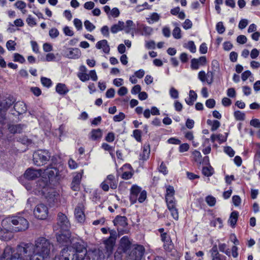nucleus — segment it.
<instances>
[{"mask_svg":"<svg viewBox=\"0 0 260 260\" xmlns=\"http://www.w3.org/2000/svg\"><path fill=\"white\" fill-rule=\"evenodd\" d=\"M19 180L27 190L44 197L50 207H58L60 204L61 197L59 191L50 186V181L52 182L54 180Z\"/></svg>","mask_w":260,"mask_h":260,"instance_id":"nucleus-1","label":"nucleus"},{"mask_svg":"<svg viewBox=\"0 0 260 260\" xmlns=\"http://www.w3.org/2000/svg\"><path fill=\"white\" fill-rule=\"evenodd\" d=\"M31 256L30 260H46L50 254L51 244L50 241L44 237H40L35 241V244L25 245Z\"/></svg>","mask_w":260,"mask_h":260,"instance_id":"nucleus-2","label":"nucleus"},{"mask_svg":"<svg viewBox=\"0 0 260 260\" xmlns=\"http://www.w3.org/2000/svg\"><path fill=\"white\" fill-rule=\"evenodd\" d=\"M86 252L84 242L77 240L72 243L71 247H66L62 249L59 254L56 256L54 260H81Z\"/></svg>","mask_w":260,"mask_h":260,"instance_id":"nucleus-3","label":"nucleus"},{"mask_svg":"<svg viewBox=\"0 0 260 260\" xmlns=\"http://www.w3.org/2000/svg\"><path fill=\"white\" fill-rule=\"evenodd\" d=\"M2 225L7 231L12 230L18 232L27 230L29 226L28 221L24 217L19 216L8 217L2 220Z\"/></svg>","mask_w":260,"mask_h":260,"instance_id":"nucleus-4","label":"nucleus"},{"mask_svg":"<svg viewBox=\"0 0 260 260\" xmlns=\"http://www.w3.org/2000/svg\"><path fill=\"white\" fill-rule=\"evenodd\" d=\"M30 257L25 245L24 247L18 246L14 251L11 247H7L0 260H30Z\"/></svg>","mask_w":260,"mask_h":260,"instance_id":"nucleus-5","label":"nucleus"},{"mask_svg":"<svg viewBox=\"0 0 260 260\" xmlns=\"http://www.w3.org/2000/svg\"><path fill=\"white\" fill-rule=\"evenodd\" d=\"M107 250L104 248L101 249L88 250L86 252L81 260H106L111 254V249L113 242L112 240H108L106 243Z\"/></svg>","mask_w":260,"mask_h":260,"instance_id":"nucleus-6","label":"nucleus"},{"mask_svg":"<svg viewBox=\"0 0 260 260\" xmlns=\"http://www.w3.org/2000/svg\"><path fill=\"white\" fill-rule=\"evenodd\" d=\"M146 199V191H141V188L133 185L131 188L129 201L132 204H134L138 201L139 203H143Z\"/></svg>","mask_w":260,"mask_h":260,"instance_id":"nucleus-7","label":"nucleus"},{"mask_svg":"<svg viewBox=\"0 0 260 260\" xmlns=\"http://www.w3.org/2000/svg\"><path fill=\"white\" fill-rule=\"evenodd\" d=\"M50 153L47 150L40 149L36 151L33 154V161L35 165L42 166L49 160Z\"/></svg>","mask_w":260,"mask_h":260,"instance_id":"nucleus-8","label":"nucleus"},{"mask_svg":"<svg viewBox=\"0 0 260 260\" xmlns=\"http://www.w3.org/2000/svg\"><path fill=\"white\" fill-rule=\"evenodd\" d=\"M144 247L140 245H136L127 253L126 260H141L144 254Z\"/></svg>","mask_w":260,"mask_h":260,"instance_id":"nucleus-9","label":"nucleus"},{"mask_svg":"<svg viewBox=\"0 0 260 260\" xmlns=\"http://www.w3.org/2000/svg\"><path fill=\"white\" fill-rule=\"evenodd\" d=\"M34 214L36 218L44 220L47 218L48 215V209L44 204H38L34 210Z\"/></svg>","mask_w":260,"mask_h":260,"instance_id":"nucleus-10","label":"nucleus"},{"mask_svg":"<svg viewBox=\"0 0 260 260\" xmlns=\"http://www.w3.org/2000/svg\"><path fill=\"white\" fill-rule=\"evenodd\" d=\"M166 202L169 210L171 212V215L174 219L178 220L179 215L178 210L176 208V201L174 198H167Z\"/></svg>","mask_w":260,"mask_h":260,"instance_id":"nucleus-11","label":"nucleus"},{"mask_svg":"<svg viewBox=\"0 0 260 260\" xmlns=\"http://www.w3.org/2000/svg\"><path fill=\"white\" fill-rule=\"evenodd\" d=\"M57 224L61 230L67 231L70 226V223L67 216L62 213L59 212L57 216Z\"/></svg>","mask_w":260,"mask_h":260,"instance_id":"nucleus-12","label":"nucleus"},{"mask_svg":"<svg viewBox=\"0 0 260 260\" xmlns=\"http://www.w3.org/2000/svg\"><path fill=\"white\" fill-rule=\"evenodd\" d=\"M132 243L127 236H123L120 241L119 246L118 249L122 252L127 253L128 250L130 249Z\"/></svg>","mask_w":260,"mask_h":260,"instance_id":"nucleus-13","label":"nucleus"},{"mask_svg":"<svg viewBox=\"0 0 260 260\" xmlns=\"http://www.w3.org/2000/svg\"><path fill=\"white\" fill-rule=\"evenodd\" d=\"M207 63V58L205 56L200 57L199 58H193L191 60L190 68L193 70L199 69L200 66H204Z\"/></svg>","mask_w":260,"mask_h":260,"instance_id":"nucleus-14","label":"nucleus"},{"mask_svg":"<svg viewBox=\"0 0 260 260\" xmlns=\"http://www.w3.org/2000/svg\"><path fill=\"white\" fill-rule=\"evenodd\" d=\"M41 174V170L29 168L25 171L23 176L25 179H36L39 178Z\"/></svg>","mask_w":260,"mask_h":260,"instance_id":"nucleus-15","label":"nucleus"},{"mask_svg":"<svg viewBox=\"0 0 260 260\" xmlns=\"http://www.w3.org/2000/svg\"><path fill=\"white\" fill-rule=\"evenodd\" d=\"M70 237L69 234L67 235L64 234H61L57 236L56 239L58 243L61 245L67 246L69 243H71L72 245L73 242H76L78 239H72V241L70 239Z\"/></svg>","mask_w":260,"mask_h":260,"instance_id":"nucleus-16","label":"nucleus"},{"mask_svg":"<svg viewBox=\"0 0 260 260\" xmlns=\"http://www.w3.org/2000/svg\"><path fill=\"white\" fill-rule=\"evenodd\" d=\"M113 223L117 228V231L119 232L121 229L125 228L127 225V218L124 216H117L113 220Z\"/></svg>","mask_w":260,"mask_h":260,"instance_id":"nucleus-17","label":"nucleus"},{"mask_svg":"<svg viewBox=\"0 0 260 260\" xmlns=\"http://www.w3.org/2000/svg\"><path fill=\"white\" fill-rule=\"evenodd\" d=\"M122 179H131L134 174V170L129 164H125L121 168Z\"/></svg>","mask_w":260,"mask_h":260,"instance_id":"nucleus-18","label":"nucleus"},{"mask_svg":"<svg viewBox=\"0 0 260 260\" xmlns=\"http://www.w3.org/2000/svg\"><path fill=\"white\" fill-rule=\"evenodd\" d=\"M15 102L12 96H9L0 102V111H6Z\"/></svg>","mask_w":260,"mask_h":260,"instance_id":"nucleus-19","label":"nucleus"},{"mask_svg":"<svg viewBox=\"0 0 260 260\" xmlns=\"http://www.w3.org/2000/svg\"><path fill=\"white\" fill-rule=\"evenodd\" d=\"M2 228H0V239L4 241H8L13 237L12 230L7 231L8 228H6L2 225Z\"/></svg>","mask_w":260,"mask_h":260,"instance_id":"nucleus-20","label":"nucleus"},{"mask_svg":"<svg viewBox=\"0 0 260 260\" xmlns=\"http://www.w3.org/2000/svg\"><path fill=\"white\" fill-rule=\"evenodd\" d=\"M74 214L75 218L78 222H84L85 219V216L81 205L78 206L76 207Z\"/></svg>","mask_w":260,"mask_h":260,"instance_id":"nucleus-21","label":"nucleus"},{"mask_svg":"<svg viewBox=\"0 0 260 260\" xmlns=\"http://www.w3.org/2000/svg\"><path fill=\"white\" fill-rule=\"evenodd\" d=\"M25 125L23 124H11L8 125V129L9 132L13 134H20L22 132L23 128Z\"/></svg>","mask_w":260,"mask_h":260,"instance_id":"nucleus-22","label":"nucleus"},{"mask_svg":"<svg viewBox=\"0 0 260 260\" xmlns=\"http://www.w3.org/2000/svg\"><path fill=\"white\" fill-rule=\"evenodd\" d=\"M81 53L78 48H69L66 52V57L69 58L76 59L81 56Z\"/></svg>","mask_w":260,"mask_h":260,"instance_id":"nucleus-23","label":"nucleus"},{"mask_svg":"<svg viewBox=\"0 0 260 260\" xmlns=\"http://www.w3.org/2000/svg\"><path fill=\"white\" fill-rule=\"evenodd\" d=\"M170 242V243L165 242V243H164V248L167 254L171 256H175L177 251L174 248V246L172 240Z\"/></svg>","mask_w":260,"mask_h":260,"instance_id":"nucleus-24","label":"nucleus"},{"mask_svg":"<svg viewBox=\"0 0 260 260\" xmlns=\"http://www.w3.org/2000/svg\"><path fill=\"white\" fill-rule=\"evenodd\" d=\"M95 47L98 49H102L103 51L106 54L109 53L110 48L106 40H102L98 42Z\"/></svg>","mask_w":260,"mask_h":260,"instance_id":"nucleus-25","label":"nucleus"},{"mask_svg":"<svg viewBox=\"0 0 260 260\" xmlns=\"http://www.w3.org/2000/svg\"><path fill=\"white\" fill-rule=\"evenodd\" d=\"M44 174L48 177V179H53L58 176L59 171L56 168H47L44 171Z\"/></svg>","mask_w":260,"mask_h":260,"instance_id":"nucleus-26","label":"nucleus"},{"mask_svg":"<svg viewBox=\"0 0 260 260\" xmlns=\"http://www.w3.org/2000/svg\"><path fill=\"white\" fill-rule=\"evenodd\" d=\"M14 109L18 114L25 113L27 108L25 104L22 102H17L14 105Z\"/></svg>","mask_w":260,"mask_h":260,"instance_id":"nucleus-27","label":"nucleus"},{"mask_svg":"<svg viewBox=\"0 0 260 260\" xmlns=\"http://www.w3.org/2000/svg\"><path fill=\"white\" fill-rule=\"evenodd\" d=\"M55 90L59 94L62 95H66L69 91V89L66 85L61 83L57 84Z\"/></svg>","mask_w":260,"mask_h":260,"instance_id":"nucleus-28","label":"nucleus"},{"mask_svg":"<svg viewBox=\"0 0 260 260\" xmlns=\"http://www.w3.org/2000/svg\"><path fill=\"white\" fill-rule=\"evenodd\" d=\"M110 237H109V238H108L107 239H106V240L104 241V248L107 250V245H106V242L108 241V240H112V241L113 242V244H112V249H111V253H112L113 252V247L115 245V240H116V231H113V230H111L110 231Z\"/></svg>","mask_w":260,"mask_h":260,"instance_id":"nucleus-29","label":"nucleus"},{"mask_svg":"<svg viewBox=\"0 0 260 260\" xmlns=\"http://www.w3.org/2000/svg\"><path fill=\"white\" fill-rule=\"evenodd\" d=\"M238 215L239 213L238 211H234L231 213L229 219V222L232 227H234L236 225L238 220Z\"/></svg>","mask_w":260,"mask_h":260,"instance_id":"nucleus-30","label":"nucleus"},{"mask_svg":"<svg viewBox=\"0 0 260 260\" xmlns=\"http://www.w3.org/2000/svg\"><path fill=\"white\" fill-rule=\"evenodd\" d=\"M124 22L119 21L118 23L113 25L111 27V31L113 34H116L118 31L123 29Z\"/></svg>","mask_w":260,"mask_h":260,"instance_id":"nucleus-31","label":"nucleus"},{"mask_svg":"<svg viewBox=\"0 0 260 260\" xmlns=\"http://www.w3.org/2000/svg\"><path fill=\"white\" fill-rule=\"evenodd\" d=\"M90 138L92 140L100 139L102 136V130L100 128L92 129L90 133Z\"/></svg>","mask_w":260,"mask_h":260,"instance_id":"nucleus-32","label":"nucleus"},{"mask_svg":"<svg viewBox=\"0 0 260 260\" xmlns=\"http://www.w3.org/2000/svg\"><path fill=\"white\" fill-rule=\"evenodd\" d=\"M207 123L208 125L211 126V130L212 132L217 130L220 126V122L217 120H214L212 121L210 119H208L207 120Z\"/></svg>","mask_w":260,"mask_h":260,"instance_id":"nucleus-33","label":"nucleus"},{"mask_svg":"<svg viewBox=\"0 0 260 260\" xmlns=\"http://www.w3.org/2000/svg\"><path fill=\"white\" fill-rule=\"evenodd\" d=\"M166 193L165 194V199L174 198L175 190L174 187L171 185H166Z\"/></svg>","mask_w":260,"mask_h":260,"instance_id":"nucleus-34","label":"nucleus"},{"mask_svg":"<svg viewBox=\"0 0 260 260\" xmlns=\"http://www.w3.org/2000/svg\"><path fill=\"white\" fill-rule=\"evenodd\" d=\"M214 173L213 168L210 166L208 165L207 167H204L202 169L203 174L206 177L211 176Z\"/></svg>","mask_w":260,"mask_h":260,"instance_id":"nucleus-35","label":"nucleus"},{"mask_svg":"<svg viewBox=\"0 0 260 260\" xmlns=\"http://www.w3.org/2000/svg\"><path fill=\"white\" fill-rule=\"evenodd\" d=\"M160 19V15L157 13L153 12L147 18V22L149 23H153L157 22Z\"/></svg>","mask_w":260,"mask_h":260,"instance_id":"nucleus-36","label":"nucleus"},{"mask_svg":"<svg viewBox=\"0 0 260 260\" xmlns=\"http://www.w3.org/2000/svg\"><path fill=\"white\" fill-rule=\"evenodd\" d=\"M135 24L132 20H128L126 21L125 26L124 25V30L126 32L128 33L131 30L135 29Z\"/></svg>","mask_w":260,"mask_h":260,"instance_id":"nucleus-37","label":"nucleus"},{"mask_svg":"<svg viewBox=\"0 0 260 260\" xmlns=\"http://www.w3.org/2000/svg\"><path fill=\"white\" fill-rule=\"evenodd\" d=\"M218 248L220 252L224 253L228 256H230L231 252L230 249L227 248V245L225 243H219Z\"/></svg>","mask_w":260,"mask_h":260,"instance_id":"nucleus-38","label":"nucleus"},{"mask_svg":"<svg viewBox=\"0 0 260 260\" xmlns=\"http://www.w3.org/2000/svg\"><path fill=\"white\" fill-rule=\"evenodd\" d=\"M150 114L152 115H159V110L157 107L153 106L151 107L150 110L147 109V119L150 117Z\"/></svg>","mask_w":260,"mask_h":260,"instance_id":"nucleus-39","label":"nucleus"},{"mask_svg":"<svg viewBox=\"0 0 260 260\" xmlns=\"http://www.w3.org/2000/svg\"><path fill=\"white\" fill-rule=\"evenodd\" d=\"M234 115L235 119L237 120L243 121L245 118V113L239 110L235 111Z\"/></svg>","mask_w":260,"mask_h":260,"instance_id":"nucleus-40","label":"nucleus"},{"mask_svg":"<svg viewBox=\"0 0 260 260\" xmlns=\"http://www.w3.org/2000/svg\"><path fill=\"white\" fill-rule=\"evenodd\" d=\"M205 201L210 207L214 206L216 202V199L212 196H208L205 198Z\"/></svg>","mask_w":260,"mask_h":260,"instance_id":"nucleus-41","label":"nucleus"},{"mask_svg":"<svg viewBox=\"0 0 260 260\" xmlns=\"http://www.w3.org/2000/svg\"><path fill=\"white\" fill-rule=\"evenodd\" d=\"M41 82L44 86L47 88H49L52 84L51 79L46 77H41Z\"/></svg>","mask_w":260,"mask_h":260,"instance_id":"nucleus-42","label":"nucleus"},{"mask_svg":"<svg viewBox=\"0 0 260 260\" xmlns=\"http://www.w3.org/2000/svg\"><path fill=\"white\" fill-rule=\"evenodd\" d=\"M16 43L12 40H9L6 43V47L9 51H14L16 49Z\"/></svg>","mask_w":260,"mask_h":260,"instance_id":"nucleus-43","label":"nucleus"},{"mask_svg":"<svg viewBox=\"0 0 260 260\" xmlns=\"http://www.w3.org/2000/svg\"><path fill=\"white\" fill-rule=\"evenodd\" d=\"M184 47L188 49L191 53H195L196 52V47L194 42L192 41H189L187 43V46L185 44Z\"/></svg>","mask_w":260,"mask_h":260,"instance_id":"nucleus-44","label":"nucleus"},{"mask_svg":"<svg viewBox=\"0 0 260 260\" xmlns=\"http://www.w3.org/2000/svg\"><path fill=\"white\" fill-rule=\"evenodd\" d=\"M84 24L85 28L90 32L93 31L95 28V25L88 20H85Z\"/></svg>","mask_w":260,"mask_h":260,"instance_id":"nucleus-45","label":"nucleus"},{"mask_svg":"<svg viewBox=\"0 0 260 260\" xmlns=\"http://www.w3.org/2000/svg\"><path fill=\"white\" fill-rule=\"evenodd\" d=\"M13 60L15 62H19L21 63H24L25 61L24 57L22 55L18 53H15L14 54Z\"/></svg>","mask_w":260,"mask_h":260,"instance_id":"nucleus-46","label":"nucleus"},{"mask_svg":"<svg viewBox=\"0 0 260 260\" xmlns=\"http://www.w3.org/2000/svg\"><path fill=\"white\" fill-rule=\"evenodd\" d=\"M216 29L218 34H223L225 30V28L222 22H218L216 25Z\"/></svg>","mask_w":260,"mask_h":260,"instance_id":"nucleus-47","label":"nucleus"},{"mask_svg":"<svg viewBox=\"0 0 260 260\" xmlns=\"http://www.w3.org/2000/svg\"><path fill=\"white\" fill-rule=\"evenodd\" d=\"M142 131L140 129H135L133 133V136L138 142L141 141Z\"/></svg>","mask_w":260,"mask_h":260,"instance_id":"nucleus-48","label":"nucleus"},{"mask_svg":"<svg viewBox=\"0 0 260 260\" xmlns=\"http://www.w3.org/2000/svg\"><path fill=\"white\" fill-rule=\"evenodd\" d=\"M80 180H73L71 183V188L74 191H78L80 189Z\"/></svg>","mask_w":260,"mask_h":260,"instance_id":"nucleus-49","label":"nucleus"},{"mask_svg":"<svg viewBox=\"0 0 260 260\" xmlns=\"http://www.w3.org/2000/svg\"><path fill=\"white\" fill-rule=\"evenodd\" d=\"M211 225L213 226H218V228L220 229L222 226V221L220 218H216L213 221L211 222Z\"/></svg>","mask_w":260,"mask_h":260,"instance_id":"nucleus-50","label":"nucleus"},{"mask_svg":"<svg viewBox=\"0 0 260 260\" xmlns=\"http://www.w3.org/2000/svg\"><path fill=\"white\" fill-rule=\"evenodd\" d=\"M173 36L174 38L179 39L181 38V29L178 27H176L173 30Z\"/></svg>","mask_w":260,"mask_h":260,"instance_id":"nucleus-51","label":"nucleus"},{"mask_svg":"<svg viewBox=\"0 0 260 260\" xmlns=\"http://www.w3.org/2000/svg\"><path fill=\"white\" fill-rule=\"evenodd\" d=\"M170 94L172 99H176L179 97V92L177 89L174 87H171L170 89Z\"/></svg>","mask_w":260,"mask_h":260,"instance_id":"nucleus-52","label":"nucleus"},{"mask_svg":"<svg viewBox=\"0 0 260 260\" xmlns=\"http://www.w3.org/2000/svg\"><path fill=\"white\" fill-rule=\"evenodd\" d=\"M216 104L215 101L213 99H209L206 101L205 105L210 109L213 108Z\"/></svg>","mask_w":260,"mask_h":260,"instance_id":"nucleus-53","label":"nucleus"},{"mask_svg":"<svg viewBox=\"0 0 260 260\" xmlns=\"http://www.w3.org/2000/svg\"><path fill=\"white\" fill-rule=\"evenodd\" d=\"M78 77L82 82H85L89 79V75L86 73H79Z\"/></svg>","mask_w":260,"mask_h":260,"instance_id":"nucleus-54","label":"nucleus"},{"mask_svg":"<svg viewBox=\"0 0 260 260\" xmlns=\"http://www.w3.org/2000/svg\"><path fill=\"white\" fill-rule=\"evenodd\" d=\"M125 115L122 112H120L118 115L113 117V120L115 122H120L125 118Z\"/></svg>","mask_w":260,"mask_h":260,"instance_id":"nucleus-55","label":"nucleus"},{"mask_svg":"<svg viewBox=\"0 0 260 260\" xmlns=\"http://www.w3.org/2000/svg\"><path fill=\"white\" fill-rule=\"evenodd\" d=\"M224 152L228 154L230 157H233L235 155V151L230 146L224 147Z\"/></svg>","mask_w":260,"mask_h":260,"instance_id":"nucleus-56","label":"nucleus"},{"mask_svg":"<svg viewBox=\"0 0 260 260\" xmlns=\"http://www.w3.org/2000/svg\"><path fill=\"white\" fill-rule=\"evenodd\" d=\"M49 34L51 38H55L59 35V31L56 28H51L49 31Z\"/></svg>","mask_w":260,"mask_h":260,"instance_id":"nucleus-57","label":"nucleus"},{"mask_svg":"<svg viewBox=\"0 0 260 260\" xmlns=\"http://www.w3.org/2000/svg\"><path fill=\"white\" fill-rule=\"evenodd\" d=\"M101 34L105 37H109V29L107 25L103 26L101 29Z\"/></svg>","mask_w":260,"mask_h":260,"instance_id":"nucleus-58","label":"nucleus"},{"mask_svg":"<svg viewBox=\"0 0 260 260\" xmlns=\"http://www.w3.org/2000/svg\"><path fill=\"white\" fill-rule=\"evenodd\" d=\"M15 6L20 10H22L25 8L26 5L23 1H18L15 4Z\"/></svg>","mask_w":260,"mask_h":260,"instance_id":"nucleus-59","label":"nucleus"},{"mask_svg":"<svg viewBox=\"0 0 260 260\" xmlns=\"http://www.w3.org/2000/svg\"><path fill=\"white\" fill-rule=\"evenodd\" d=\"M192 26V23L191 20L188 19H186L182 24L183 28L186 30L191 28Z\"/></svg>","mask_w":260,"mask_h":260,"instance_id":"nucleus-60","label":"nucleus"},{"mask_svg":"<svg viewBox=\"0 0 260 260\" xmlns=\"http://www.w3.org/2000/svg\"><path fill=\"white\" fill-rule=\"evenodd\" d=\"M232 202L235 206H239L241 203V199L239 196H234L232 197Z\"/></svg>","mask_w":260,"mask_h":260,"instance_id":"nucleus-61","label":"nucleus"},{"mask_svg":"<svg viewBox=\"0 0 260 260\" xmlns=\"http://www.w3.org/2000/svg\"><path fill=\"white\" fill-rule=\"evenodd\" d=\"M179 151L180 152H184L187 151L189 148V145L187 143H183L179 144Z\"/></svg>","mask_w":260,"mask_h":260,"instance_id":"nucleus-62","label":"nucleus"},{"mask_svg":"<svg viewBox=\"0 0 260 260\" xmlns=\"http://www.w3.org/2000/svg\"><path fill=\"white\" fill-rule=\"evenodd\" d=\"M123 253H124L117 249L114 254V260H122Z\"/></svg>","mask_w":260,"mask_h":260,"instance_id":"nucleus-63","label":"nucleus"},{"mask_svg":"<svg viewBox=\"0 0 260 260\" xmlns=\"http://www.w3.org/2000/svg\"><path fill=\"white\" fill-rule=\"evenodd\" d=\"M250 124L256 128H260V121L259 119L254 118L250 121Z\"/></svg>","mask_w":260,"mask_h":260,"instance_id":"nucleus-64","label":"nucleus"}]
</instances>
